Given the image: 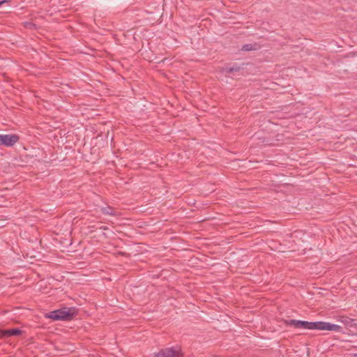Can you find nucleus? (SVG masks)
<instances>
[{
    "instance_id": "20e7f679",
    "label": "nucleus",
    "mask_w": 357,
    "mask_h": 357,
    "mask_svg": "<svg viewBox=\"0 0 357 357\" xmlns=\"http://www.w3.org/2000/svg\"><path fill=\"white\" fill-rule=\"evenodd\" d=\"M19 139V136L15 134L0 135V145L11 147L16 144Z\"/></svg>"
},
{
    "instance_id": "0eeeda50",
    "label": "nucleus",
    "mask_w": 357,
    "mask_h": 357,
    "mask_svg": "<svg viewBox=\"0 0 357 357\" xmlns=\"http://www.w3.org/2000/svg\"><path fill=\"white\" fill-rule=\"evenodd\" d=\"M340 321L348 327L356 328L357 326V319H351L349 317H342Z\"/></svg>"
},
{
    "instance_id": "f257e3e1",
    "label": "nucleus",
    "mask_w": 357,
    "mask_h": 357,
    "mask_svg": "<svg viewBox=\"0 0 357 357\" xmlns=\"http://www.w3.org/2000/svg\"><path fill=\"white\" fill-rule=\"evenodd\" d=\"M77 314L75 307H63L47 314L46 317L54 321H70Z\"/></svg>"
},
{
    "instance_id": "39448f33",
    "label": "nucleus",
    "mask_w": 357,
    "mask_h": 357,
    "mask_svg": "<svg viewBox=\"0 0 357 357\" xmlns=\"http://www.w3.org/2000/svg\"><path fill=\"white\" fill-rule=\"evenodd\" d=\"M316 330L342 332V328L337 324L326 321H317Z\"/></svg>"
},
{
    "instance_id": "6e6552de",
    "label": "nucleus",
    "mask_w": 357,
    "mask_h": 357,
    "mask_svg": "<svg viewBox=\"0 0 357 357\" xmlns=\"http://www.w3.org/2000/svg\"><path fill=\"white\" fill-rule=\"evenodd\" d=\"M260 48V46L257 43L245 44L241 47V50L245 52L255 51Z\"/></svg>"
},
{
    "instance_id": "1a4fd4ad",
    "label": "nucleus",
    "mask_w": 357,
    "mask_h": 357,
    "mask_svg": "<svg viewBox=\"0 0 357 357\" xmlns=\"http://www.w3.org/2000/svg\"><path fill=\"white\" fill-rule=\"evenodd\" d=\"M102 211L104 214L112 215H114V209L111 207L103 208L102 209Z\"/></svg>"
},
{
    "instance_id": "9b49d317",
    "label": "nucleus",
    "mask_w": 357,
    "mask_h": 357,
    "mask_svg": "<svg viewBox=\"0 0 357 357\" xmlns=\"http://www.w3.org/2000/svg\"><path fill=\"white\" fill-rule=\"evenodd\" d=\"M8 0H0V6L5 3H8Z\"/></svg>"
},
{
    "instance_id": "7ed1b4c3",
    "label": "nucleus",
    "mask_w": 357,
    "mask_h": 357,
    "mask_svg": "<svg viewBox=\"0 0 357 357\" xmlns=\"http://www.w3.org/2000/svg\"><path fill=\"white\" fill-rule=\"evenodd\" d=\"M287 326H294L296 328H302L307 330H316L317 321H307L297 319H289L285 321Z\"/></svg>"
},
{
    "instance_id": "f03ea898",
    "label": "nucleus",
    "mask_w": 357,
    "mask_h": 357,
    "mask_svg": "<svg viewBox=\"0 0 357 357\" xmlns=\"http://www.w3.org/2000/svg\"><path fill=\"white\" fill-rule=\"evenodd\" d=\"M183 356L180 346L167 347L155 353L153 357H182Z\"/></svg>"
},
{
    "instance_id": "9d476101",
    "label": "nucleus",
    "mask_w": 357,
    "mask_h": 357,
    "mask_svg": "<svg viewBox=\"0 0 357 357\" xmlns=\"http://www.w3.org/2000/svg\"><path fill=\"white\" fill-rule=\"evenodd\" d=\"M240 68H222V71L227 74L231 73L234 71H238Z\"/></svg>"
},
{
    "instance_id": "f8f14e48",
    "label": "nucleus",
    "mask_w": 357,
    "mask_h": 357,
    "mask_svg": "<svg viewBox=\"0 0 357 357\" xmlns=\"http://www.w3.org/2000/svg\"><path fill=\"white\" fill-rule=\"evenodd\" d=\"M163 71H164V70H162V69H160V70H159V72H160L161 74H165V73H164Z\"/></svg>"
},
{
    "instance_id": "423d86ee",
    "label": "nucleus",
    "mask_w": 357,
    "mask_h": 357,
    "mask_svg": "<svg viewBox=\"0 0 357 357\" xmlns=\"http://www.w3.org/2000/svg\"><path fill=\"white\" fill-rule=\"evenodd\" d=\"M22 331L19 328H11L8 330L0 329V338L3 339L10 336H19L22 334Z\"/></svg>"
}]
</instances>
